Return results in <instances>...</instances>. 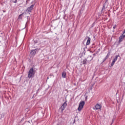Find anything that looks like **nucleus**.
<instances>
[{"label":"nucleus","mask_w":125,"mask_h":125,"mask_svg":"<svg viewBox=\"0 0 125 125\" xmlns=\"http://www.w3.org/2000/svg\"><path fill=\"white\" fill-rule=\"evenodd\" d=\"M35 76V71H34V68H31L28 73V78L29 79H31V78H33Z\"/></svg>","instance_id":"1"},{"label":"nucleus","mask_w":125,"mask_h":125,"mask_svg":"<svg viewBox=\"0 0 125 125\" xmlns=\"http://www.w3.org/2000/svg\"><path fill=\"white\" fill-rule=\"evenodd\" d=\"M84 101H82L79 104V107L78 108V110L79 112H81L82 110L83 109V106H84Z\"/></svg>","instance_id":"2"},{"label":"nucleus","mask_w":125,"mask_h":125,"mask_svg":"<svg viewBox=\"0 0 125 125\" xmlns=\"http://www.w3.org/2000/svg\"><path fill=\"white\" fill-rule=\"evenodd\" d=\"M34 9V5H32L29 7L27 8L26 9V11L28 14H30L31 12H32V10Z\"/></svg>","instance_id":"3"},{"label":"nucleus","mask_w":125,"mask_h":125,"mask_svg":"<svg viewBox=\"0 0 125 125\" xmlns=\"http://www.w3.org/2000/svg\"><path fill=\"white\" fill-rule=\"evenodd\" d=\"M118 57H120V55L115 56V58L112 61L111 66H114V65H115V62H116V61H117V60H118Z\"/></svg>","instance_id":"4"},{"label":"nucleus","mask_w":125,"mask_h":125,"mask_svg":"<svg viewBox=\"0 0 125 125\" xmlns=\"http://www.w3.org/2000/svg\"><path fill=\"white\" fill-rule=\"evenodd\" d=\"M125 35L123 34L122 35L119 37V40L118 41L119 43H120L121 42H122L125 39Z\"/></svg>","instance_id":"5"},{"label":"nucleus","mask_w":125,"mask_h":125,"mask_svg":"<svg viewBox=\"0 0 125 125\" xmlns=\"http://www.w3.org/2000/svg\"><path fill=\"white\" fill-rule=\"evenodd\" d=\"M67 106V102H65L61 106V109L62 111H64L65 108Z\"/></svg>","instance_id":"6"},{"label":"nucleus","mask_w":125,"mask_h":125,"mask_svg":"<svg viewBox=\"0 0 125 125\" xmlns=\"http://www.w3.org/2000/svg\"><path fill=\"white\" fill-rule=\"evenodd\" d=\"M37 49H36L35 50H32L30 52V54H31V55H32L33 56H35V55H36V53L37 52Z\"/></svg>","instance_id":"7"},{"label":"nucleus","mask_w":125,"mask_h":125,"mask_svg":"<svg viewBox=\"0 0 125 125\" xmlns=\"http://www.w3.org/2000/svg\"><path fill=\"white\" fill-rule=\"evenodd\" d=\"M102 106H101V104H97L96 105H95V108H96V110H99V109H101V107Z\"/></svg>","instance_id":"8"},{"label":"nucleus","mask_w":125,"mask_h":125,"mask_svg":"<svg viewBox=\"0 0 125 125\" xmlns=\"http://www.w3.org/2000/svg\"><path fill=\"white\" fill-rule=\"evenodd\" d=\"M90 41H91V39L90 38H88V39L87 40V42H86V45H88L90 44Z\"/></svg>","instance_id":"9"},{"label":"nucleus","mask_w":125,"mask_h":125,"mask_svg":"<svg viewBox=\"0 0 125 125\" xmlns=\"http://www.w3.org/2000/svg\"><path fill=\"white\" fill-rule=\"evenodd\" d=\"M66 76H67V74H66V72H63L62 73V77L63 79H65V78H66Z\"/></svg>","instance_id":"10"},{"label":"nucleus","mask_w":125,"mask_h":125,"mask_svg":"<svg viewBox=\"0 0 125 125\" xmlns=\"http://www.w3.org/2000/svg\"><path fill=\"white\" fill-rule=\"evenodd\" d=\"M86 61H87V60H86V59H84L82 63H83V65H84V64L86 65Z\"/></svg>","instance_id":"11"},{"label":"nucleus","mask_w":125,"mask_h":125,"mask_svg":"<svg viewBox=\"0 0 125 125\" xmlns=\"http://www.w3.org/2000/svg\"><path fill=\"white\" fill-rule=\"evenodd\" d=\"M24 14V13H23L22 14H21L19 16L18 19H22V15Z\"/></svg>","instance_id":"12"},{"label":"nucleus","mask_w":125,"mask_h":125,"mask_svg":"<svg viewBox=\"0 0 125 125\" xmlns=\"http://www.w3.org/2000/svg\"><path fill=\"white\" fill-rule=\"evenodd\" d=\"M89 57H90V58H91V59L89 60V61H91V60H92L93 59V58H92V56H89Z\"/></svg>","instance_id":"13"},{"label":"nucleus","mask_w":125,"mask_h":125,"mask_svg":"<svg viewBox=\"0 0 125 125\" xmlns=\"http://www.w3.org/2000/svg\"><path fill=\"white\" fill-rule=\"evenodd\" d=\"M14 3H17V0H15L14 1H13Z\"/></svg>","instance_id":"14"},{"label":"nucleus","mask_w":125,"mask_h":125,"mask_svg":"<svg viewBox=\"0 0 125 125\" xmlns=\"http://www.w3.org/2000/svg\"><path fill=\"white\" fill-rule=\"evenodd\" d=\"M117 28V25H114L113 26V29H116Z\"/></svg>","instance_id":"15"},{"label":"nucleus","mask_w":125,"mask_h":125,"mask_svg":"<svg viewBox=\"0 0 125 125\" xmlns=\"http://www.w3.org/2000/svg\"><path fill=\"white\" fill-rule=\"evenodd\" d=\"M49 79V77H48L47 78V80H48Z\"/></svg>","instance_id":"16"}]
</instances>
